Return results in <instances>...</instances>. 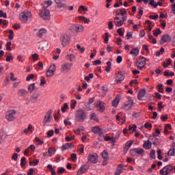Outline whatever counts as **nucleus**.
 Returning a JSON list of instances; mask_svg holds the SVG:
<instances>
[{
  "label": "nucleus",
  "mask_w": 175,
  "mask_h": 175,
  "mask_svg": "<svg viewBox=\"0 0 175 175\" xmlns=\"http://www.w3.org/2000/svg\"><path fill=\"white\" fill-rule=\"evenodd\" d=\"M75 120L78 122H84L87 120V113L83 109H79L75 113Z\"/></svg>",
  "instance_id": "1"
},
{
  "label": "nucleus",
  "mask_w": 175,
  "mask_h": 175,
  "mask_svg": "<svg viewBox=\"0 0 175 175\" xmlns=\"http://www.w3.org/2000/svg\"><path fill=\"white\" fill-rule=\"evenodd\" d=\"M72 66H73V63L66 62L62 64L60 68V71L62 73H68L72 70Z\"/></svg>",
  "instance_id": "2"
},
{
  "label": "nucleus",
  "mask_w": 175,
  "mask_h": 175,
  "mask_svg": "<svg viewBox=\"0 0 175 175\" xmlns=\"http://www.w3.org/2000/svg\"><path fill=\"white\" fill-rule=\"evenodd\" d=\"M32 17V14L29 12V11H25L20 14L19 18L21 21L23 23H25L28 21V18H31Z\"/></svg>",
  "instance_id": "3"
},
{
  "label": "nucleus",
  "mask_w": 175,
  "mask_h": 175,
  "mask_svg": "<svg viewBox=\"0 0 175 175\" xmlns=\"http://www.w3.org/2000/svg\"><path fill=\"white\" fill-rule=\"evenodd\" d=\"M60 42L62 47H66L70 44V41L69 40V36L68 34H62L60 37Z\"/></svg>",
  "instance_id": "4"
},
{
  "label": "nucleus",
  "mask_w": 175,
  "mask_h": 175,
  "mask_svg": "<svg viewBox=\"0 0 175 175\" xmlns=\"http://www.w3.org/2000/svg\"><path fill=\"white\" fill-rule=\"evenodd\" d=\"M70 31L73 32V33H79L84 31V27L79 24L72 25L70 27Z\"/></svg>",
  "instance_id": "5"
},
{
  "label": "nucleus",
  "mask_w": 175,
  "mask_h": 175,
  "mask_svg": "<svg viewBox=\"0 0 175 175\" xmlns=\"http://www.w3.org/2000/svg\"><path fill=\"white\" fill-rule=\"evenodd\" d=\"M5 118L10 122L12 121H14L16 120V111L14 110H10L5 114Z\"/></svg>",
  "instance_id": "6"
},
{
  "label": "nucleus",
  "mask_w": 175,
  "mask_h": 175,
  "mask_svg": "<svg viewBox=\"0 0 175 175\" xmlns=\"http://www.w3.org/2000/svg\"><path fill=\"white\" fill-rule=\"evenodd\" d=\"M98 154L95 152H91L88 156V162H90V163H98Z\"/></svg>",
  "instance_id": "7"
},
{
  "label": "nucleus",
  "mask_w": 175,
  "mask_h": 175,
  "mask_svg": "<svg viewBox=\"0 0 175 175\" xmlns=\"http://www.w3.org/2000/svg\"><path fill=\"white\" fill-rule=\"evenodd\" d=\"M128 100L125 101L124 105V109L126 110V111H128L133 107V100L131 97L127 98Z\"/></svg>",
  "instance_id": "8"
},
{
  "label": "nucleus",
  "mask_w": 175,
  "mask_h": 175,
  "mask_svg": "<svg viewBox=\"0 0 175 175\" xmlns=\"http://www.w3.org/2000/svg\"><path fill=\"white\" fill-rule=\"evenodd\" d=\"M131 155L136 157V155H141V157H144V150L143 148H133L130 150Z\"/></svg>",
  "instance_id": "9"
},
{
  "label": "nucleus",
  "mask_w": 175,
  "mask_h": 175,
  "mask_svg": "<svg viewBox=\"0 0 175 175\" xmlns=\"http://www.w3.org/2000/svg\"><path fill=\"white\" fill-rule=\"evenodd\" d=\"M39 16L41 18H43V20H50V10L43 9L41 12L39 13Z\"/></svg>",
  "instance_id": "10"
},
{
  "label": "nucleus",
  "mask_w": 175,
  "mask_h": 175,
  "mask_svg": "<svg viewBox=\"0 0 175 175\" xmlns=\"http://www.w3.org/2000/svg\"><path fill=\"white\" fill-rule=\"evenodd\" d=\"M173 172V166L168 165L164 167L161 171L160 174L161 175H168Z\"/></svg>",
  "instance_id": "11"
},
{
  "label": "nucleus",
  "mask_w": 175,
  "mask_h": 175,
  "mask_svg": "<svg viewBox=\"0 0 175 175\" xmlns=\"http://www.w3.org/2000/svg\"><path fill=\"white\" fill-rule=\"evenodd\" d=\"M147 63V60L146 59V57H142L138 59V61L136 63L137 68L138 69H143L144 66H146V64Z\"/></svg>",
  "instance_id": "12"
},
{
  "label": "nucleus",
  "mask_w": 175,
  "mask_h": 175,
  "mask_svg": "<svg viewBox=\"0 0 175 175\" xmlns=\"http://www.w3.org/2000/svg\"><path fill=\"white\" fill-rule=\"evenodd\" d=\"M55 69L56 66L55 64L51 65L49 70L46 72V77H53V76H54V73L55 72Z\"/></svg>",
  "instance_id": "13"
},
{
  "label": "nucleus",
  "mask_w": 175,
  "mask_h": 175,
  "mask_svg": "<svg viewBox=\"0 0 175 175\" xmlns=\"http://www.w3.org/2000/svg\"><path fill=\"white\" fill-rule=\"evenodd\" d=\"M95 106L97 108V110L100 113H103L106 109L105 103L100 100H98L95 104Z\"/></svg>",
  "instance_id": "14"
},
{
  "label": "nucleus",
  "mask_w": 175,
  "mask_h": 175,
  "mask_svg": "<svg viewBox=\"0 0 175 175\" xmlns=\"http://www.w3.org/2000/svg\"><path fill=\"white\" fill-rule=\"evenodd\" d=\"M124 21H126V16L122 18V20L120 19L118 16L114 18V24L116 27H122L124 25Z\"/></svg>",
  "instance_id": "15"
},
{
  "label": "nucleus",
  "mask_w": 175,
  "mask_h": 175,
  "mask_svg": "<svg viewBox=\"0 0 175 175\" xmlns=\"http://www.w3.org/2000/svg\"><path fill=\"white\" fill-rule=\"evenodd\" d=\"M101 157L103 159H104L102 163V165L103 166H106V165H107V163H109V152H107V150H104L101 153Z\"/></svg>",
  "instance_id": "16"
},
{
  "label": "nucleus",
  "mask_w": 175,
  "mask_h": 175,
  "mask_svg": "<svg viewBox=\"0 0 175 175\" xmlns=\"http://www.w3.org/2000/svg\"><path fill=\"white\" fill-rule=\"evenodd\" d=\"M53 113V111L49 110L46 112L44 120H43V124H49L52 120H53V116H51V114Z\"/></svg>",
  "instance_id": "17"
},
{
  "label": "nucleus",
  "mask_w": 175,
  "mask_h": 175,
  "mask_svg": "<svg viewBox=\"0 0 175 175\" xmlns=\"http://www.w3.org/2000/svg\"><path fill=\"white\" fill-rule=\"evenodd\" d=\"M33 131H35V127L32 126V124H29L27 129H25L21 131L22 135H28V133H33Z\"/></svg>",
  "instance_id": "18"
},
{
  "label": "nucleus",
  "mask_w": 175,
  "mask_h": 175,
  "mask_svg": "<svg viewBox=\"0 0 175 175\" xmlns=\"http://www.w3.org/2000/svg\"><path fill=\"white\" fill-rule=\"evenodd\" d=\"M171 40L172 37L169 34H165L161 38L160 44H165V43H167V42H170Z\"/></svg>",
  "instance_id": "19"
},
{
  "label": "nucleus",
  "mask_w": 175,
  "mask_h": 175,
  "mask_svg": "<svg viewBox=\"0 0 175 175\" xmlns=\"http://www.w3.org/2000/svg\"><path fill=\"white\" fill-rule=\"evenodd\" d=\"M125 79V75L122 72H119L116 74V81L118 83H122V81Z\"/></svg>",
  "instance_id": "20"
},
{
  "label": "nucleus",
  "mask_w": 175,
  "mask_h": 175,
  "mask_svg": "<svg viewBox=\"0 0 175 175\" xmlns=\"http://www.w3.org/2000/svg\"><path fill=\"white\" fill-rule=\"evenodd\" d=\"M66 57L68 61H70V62H76V55L73 53H68Z\"/></svg>",
  "instance_id": "21"
},
{
  "label": "nucleus",
  "mask_w": 175,
  "mask_h": 175,
  "mask_svg": "<svg viewBox=\"0 0 175 175\" xmlns=\"http://www.w3.org/2000/svg\"><path fill=\"white\" fill-rule=\"evenodd\" d=\"M151 147H152V142L150 140L145 141L143 144V148L145 150H151Z\"/></svg>",
  "instance_id": "22"
},
{
  "label": "nucleus",
  "mask_w": 175,
  "mask_h": 175,
  "mask_svg": "<svg viewBox=\"0 0 175 175\" xmlns=\"http://www.w3.org/2000/svg\"><path fill=\"white\" fill-rule=\"evenodd\" d=\"M139 53H140V49H139L137 47L133 48L130 51V54L132 55V57H137V55H139Z\"/></svg>",
  "instance_id": "23"
},
{
  "label": "nucleus",
  "mask_w": 175,
  "mask_h": 175,
  "mask_svg": "<svg viewBox=\"0 0 175 175\" xmlns=\"http://www.w3.org/2000/svg\"><path fill=\"white\" fill-rule=\"evenodd\" d=\"M98 139L100 142H103V139L104 140H105V142H109L111 137H110L109 136L105 137V134H103V133H100L99 134Z\"/></svg>",
  "instance_id": "24"
},
{
  "label": "nucleus",
  "mask_w": 175,
  "mask_h": 175,
  "mask_svg": "<svg viewBox=\"0 0 175 175\" xmlns=\"http://www.w3.org/2000/svg\"><path fill=\"white\" fill-rule=\"evenodd\" d=\"M47 33V30L44 28L40 29L37 33V36L38 38H43L44 35H46Z\"/></svg>",
  "instance_id": "25"
},
{
  "label": "nucleus",
  "mask_w": 175,
  "mask_h": 175,
  "mask_svg": "<svg viewBox=\"0 0 175 175\" xmlns=\"http://www.w3.org/2000/svg\"><path fill=\"white\" fill-rule=\"evenodd\" d=\"M87 170H88V169H87V167L85 165H82L78 170L77 174L78 175L84 174V173H86Z\"/></svg>",
  "instance_id": "26"
},
{
  "label": "nucleus",
  "mask_w": 175,
  "mask_h": 175,
  "mask_svg": "<svg viewBox=\"0 0 175 175\" xmlns=\"http://www.w3.org/2000/svg\"><path fill=\"white\" fill-rule=\"evenodd\" d=\"M146 95V90H141L138 92L137 98L139 100H143V98H144V96Z\"/></svg>",
  "instance_id": "27"
},
{
  "label": "nucleus",
  "mask_w": 175,
  "mask_h": 175,
  "mask_svg": "<svg viewBox=\"0 0 175 175\" xmlns=\"http://www.w3.org/2000/svg\"><path fill=\"white\" fill-rule=\"evenodd\" d=\"M18 96H25L28 95V91L25 89H20L18 91Z\"/></svg>",
  "instance_id": "28"
},
{
  "label": "nucleus",
  "mask_w": 175,
  "mask_h": 175,
  "mask_svg": "<svg viewBox=\"0 0 175 175\" xmlns=\"http://www.w3.org/2000/svg\"><path fill=\"white\" fill-rule=\"evenodd\" d=\"M124 166H122V165L120 164L117 169L116 171L115 172V175H120L121 174V173H122L124 172V169H123Z\"/></svg>",
  "instance_id": "29"
},
{
  "label": "nucleus",
  "mask_w": 175,
  "mask_h": 175,
  "mask_svg": "<svg viewBox=\"0 0 175 175\" xmlns=\"http://www.w3.org/2000/svg\"><path fill=\"white\" fill-rule=\"evenodd\" d=\"M75 145L73 144H66L64 146L62 147V151H65L66 150H69V148H73Z\"/></svg>",
  "instance_id": "30"
},
{
  "label": "nucleus",
  "mask_w": 175,
  "mask_h": 175,
  "mask_svg": "<svg viewBox=\"0 0 175 175\" xmlns=\"http://www.w3.org/2000/svg\"><path fill=\"white\" fill-rule=\"evenodd\" d=\"M79 13H81L82 12H88V7L86 5H80L78 8Z\"/></svg>",
  "instance_id": "31"
},
{
  "label": "nucleus",
  "mask_w": 175,
  "mask_h": 175,
  "mask_svg": "<svg viewBox=\"0 0 175 175\" xmlns=\"http://www.w3.org/2000/svg\"><path fill=\"white\" fill-rule=\"evenodd\" d=\"M132 144H133V140L128 141L125 144L124 150H126V151H128V150H129V148L132 147Z\"/></svg>",
  "instance_id": "32"
},
{
  "label": "nucleus",
  "mask_w": 175,
  "mask_h": 175,
  "mask_svg": "<svg viewBox=\"0 0 175 175\" xmlns=\"http://www.w3.org/2000/svg\"><path fill=\"white\" fill-rule=\"evenodd\" d=\"M39 96L37 94H33L30 97V102L31 103H36L38 102Z\"/></svg>",
  "instance_id": "33"
},
{
  "label": "nucleus",
  "mask_w": 175,
  "mask_h": 175,
  "mask_svg": "<svg viewBox=\"0 0 175 175\" xmlns=\"http://www.w3.org/2000/svg\"><path fill=\"white\" fill-rule=\"evenodd\" d=\"M6 133L2 132L0 133V144H2L3 142H5V139H6Z\"/></svg>",
  "instance_id": "34"
},
{
  "label": "nucleus",
  "mask_w": 175,
  "mask_h": 175,
  "mask_svg": "<svg viewBox=\"0 0 175 175\" xmlns=\"http://www.w3.org/2000/svg\"><path fill=\"white\" fill-rule=\"evenodd\" d=\"M166 157H175V148H172L170 149L167 154H165Z\"/></svg>",
  "instance_id": "35"
},
{
  "label": "nucleus",
  "mask_w": 175,
  "mask_h": 175,
  "mask_svg": "<svg viewBox=\"0 0 175 175\" xmlns=\"http://www.w3.org/2000/svg\"><path fill=\"white\" fill-rule=\"evenodd\" d=\"M59 8H64V9H66V8H68V10L72 11L73 10V9H75V8L73 7V5H70L68 6L66 5V4L63 3L59 5Z\"/></svg>",
  "instance_id": "36"
},
{
  "label": "nucleus",
  "mask_w": 175,
  "mask_h": 175,
  "mask_svg": "<svg viewBox=\"0 0 175 175\" xmlns=\"http://www.w3.org/2000/svg\"><path fill=\"white\" fill-rule=\"evenodd\" d=\"M90 119L92 121H95L96 122H99V119L98 118V117L96 116V113H93L90 115Z\"/></svg>",
  "instance_id": "37"
},
{
  "label": "nucleus",
  "mask_w": 175,
  "mask_h": 175,
  "mask_svg": "<svg viewBox=\"0 0 175 175\" xmlns=\"http://www.w3.org/2000/svg\"><path fill=\"white\" fill-rule=\"evenodd\" d=\"M118 103H120V98L116 97L113 101H112V106L113 107H117L118 106Z\"/></svg>",
  "instance_id": "38"
},
{
  "label": "nucleus",
  "mask_w": 175,
  "mask_h": 175,
  "mask_svg": "<svg viewBox=\"0 0 175 175\" xmlns=\"http://www.w3.org/2000/svg\"><path fill=\"white\" fill-rule=\"evenodd\" d=\"M81 132H84V126H81L77 130H74V133L75 135H80Z\"/></svg>",
  "instance_id": "39"
},
{
  "label": "nucleus",
  "mask_w": 175,
  "mask_h": 175,
  "mask_svg": "<svg viewBox=\"0 0 175 175\" xmlns=\"http://www.w3.org/2000/svg\"><path fill=\"white\" fill-rule=\"evenodd\" d=\"M48 153L49 154V157H53V155H54V154H55V150L53 148H49Z\"/></svg>",
  "instance_id": "40"
},
{
  "label": "nucleus",
  "mask_w": 175,
  "mask_h": 175,
  "mask_svg": "<svg viewBox=\"0 0 175 175\" xmlns=\"http://www.w3.org/2000/svg\"><path fill=\"white\" fill-rule=\"evenodd\" d=\"M92 131L93 132V133H100V129L98 126H94L92 129Z\"/></svg>",
  "instance_id": "41"
},
{
  "label": "nucleus",
  "mask_w": 175,
  "mask_h": 175,
  "mask_svg": "<svg viewBox=\"0 0 175 175\" xmlns=\"http://www.w3.org/2000/svg\"><path fill=\"white\" fill-rule=\"evenodd\" d=\"M66 110H69V105H68V103H64L63 105V107H62V113H65Z\"/></svg>",
  "instance_id": "42"
},
{
  "label": "nucleus",
  "mask_w": 175,
  "mask_h": 175,
  "mask_svg": "<svg viewBox=\"0 0 175 175\" xmlns=\"http://www.w3.org/2000/svg\"><path fill=\"white\" fill-rule=\"evenodd\" d=\"M162 33V31H161V29L158 28L155 30H153V35L156 37H158L159 35H161Z\"/></svg>",
  "instance_id": "43"
},
{
  "label": "nucleus",
  "mask_w": 175,
  "mask_h": 175,
  "mask_svg": "<svg viewBox=\"0 0 175 175\" xmlns=\"http://www.w3.org/2000/svg\"><path fill=\"white\" fill-rule=\"evenodd\" d=\"M144 127L146 128V129L151 131V129H152V124L151 123L146 122L144 125Z\"/></svg>",
  "instance_id": "44"
},
{
  "label": "nucleus",
  "mask_w": 175,
  "mask_h": 175,
  "mask_svg": "<svg viewBox=\"0 0 175 175\" xmlns=\"http://www.w3.org/2000/svg\"><path fill=\"white\" fill-rule=\"evenodd\" d=\"M27 90L29 91V92H32L35 90V83H31L30 84Z\"/></svg>",
  "instance_id": "45"
},
{
  "label": "nucleus",
  "mask_w": 175,
  "mask_h": 175,
  "mask_svg": "<svg viewBox=\"0 0 175 175\" xmlns=\"http://www.w3.org/2000/svg\"><path fill=\"white\" fill-rule=\"evenodd\" d=\"M53 5V1L51 0L45 1L44 2V8H49V6H51Z\"/></svg>",
  "instance_id": "46"
},
{
  "label": "nucleus",
  "mask_w": 175,
  "mask_h": 175,
  "mask_svg": "<svg viewBox=\"0 0 175 175\" xmlns=\"http://www.w3.org/2000/svg\"><path fill=\"white\" fill-rule=\"evenodd\" d=\"M31 59L34 61V62H36L39 59V55L38 53H34L31 55Z\"/></svg>",
  "instance_id": "47"
},
{
  "label": "nucleus",
  "mask_w": 175,
  "mask_h": 175,
  "mask_svg": "<svg viewBox=\"0 0 175 175\" xmlns=\"http://www.w3.org/2000/svg\"><path fill=\"white\" fill-rule=\"evenodd\" d=\"M35 142L37 143L38 146H42L43 143H44L43 141L40 139V137H36Z\"/></svg>",
  "instance_id": "48"
},
{
  "label": "nucleus",
  "mask_w": 175,
  "mask_h": 175,
  "mask_svg": "<svg viewBox=\"0 0 175 175\" xmlns=\"http://www.w3.org/2000/svg\"><path fill=\"white\" fill-rule=\"evenodd\" d=\"M12 42H8L6 43L5 44V47H6V50L8 51H12Z\"/></svg>",
  "instance_id": "49"
},
{
  "label": "nucleus",
  "mask_w": 175,
  "mask_h": 175,
  "mask_svg": "<svg viewBox=\"0 0 175 175\" xmlns=\"http://www.w3.org/2000/svg\"><path fill=\"white\" fill-rule=\"evenodd\" d=\"M35 75L33 74L28 75L26 77L27 81H30V80H33Z\"/></svg>",
  "instance_id": "50"
},
{
  "label": "nucleus",
  "mask_w": 175,
  "mask_h": 175,
  "mask_svg": "<svg viewBox=\"0 0 175 175\" xmlns=\"http://www.w3.org/2000/svg\"><path fill=\"white\" fill-rule=\"evenodd\" d=\"M39 163V159H35L33 162L29 161L30 166H38V164Z\"/></svg>",
  "instance_id": "51"
},
{
  "label": "nucleus",
  "mask_w": 175,
  "mask_h": 175,
  "mask_svg": "<svg viewBox=\"0 0 175 175\" xmlns=\"http://www.w3.org/2000/svg\"><path fill=\"white\" fill-rule=\"evenodd\" d=\"M172 64V59H168L167 60V62H164L163 63V68H167V66H169V65H170Z\"/></svg>",
  "instance_id": "52"
},
{
  "label": "nucleus",
  "mask_w": 175,
  "mask_h": 175,
  "mask_svg": "<svg viewBox=\"0 0 175 175\" xmlns=\"http://www.w3.org/2000/svg\"><path fill=\"white\" fill-rule=\"evenodd\" d=\"M155 150H151L150 152V157L152 158V159H155L156 155H155Z\"/></svg>",
  "instance_id": "53"
},
{
  "label": "nucleus",
  "mask_w": 175,
  "mask_h": 175,
  "mask_svg": "<svg viewBox=\"0 0 175 175\" xmlns=\"http://www.w3.org/2000/svg\"><path fill=\"white\" fill-rule=\"evenodd\" d=\"M44 84H46V79H44V77H42L40 79V85L41 87H44Z\"/></svg>",
  "instance_id": "54"
},
{
  "label": "nucleus",
  "mask_w": 175,
  "mask_h": 175,
  "mask_svg": "<svg viewBox=\"0 0 175 175\" xmlns=\"http://www.w3.org/2000/svg\"><path fill=\"white\" fill-rule=\"evenodd\" d=\"M163 53H165V49L161 48L159 51L156 52V56L159 57Z\"/></svg>",
  "instance_id": "55"
},
{
  "label": "nucleus",
  "mask_w": 175,
  "mask_h": 175,
  "mask_svg": "<svg viewBox=\"0 0 175 175\" xmlns=\"http://www.w3.org/2000/svg\"><path fill=\"white\" fill-rule=\"evenodd\" d=\"M77 49L80 51V53H83L85 51V49L84 47H81L80 44H77Z\"/></svg>",
  "instance_id": "56"
},
{
  "label": "nucleus",
  "mask_w": 175,
  "mask_h": 175,
  "mask_svg": "<svg viewBox=\"0 0 175 175\" xmlns=\"http://www.w3.org/2000/svg\"><path fill=\"white\" fill-rule=\"evenodd\" d=\"M158 91L161 93L163 92V85L162 83L158 85Z\"/></svg>",
  "instance_id": "57"
},
{
  "label": "nucleus",
  "mask_w": 175,
  "mask_h": 175,
  "mask_svg": "<svg viewBox=\"0 0 175 175\" xmlns=\"http://www.w3.org/2000/svg\"><path fill=\"white\" fill-rule=\"evenodd\" d=\"M91 79H94V74H90L88 77H85V80L86 81H90Z\"/></svg>",
  "instance_id": "58"
},
{
  "label": "nucleus",
  "mask_w": 175,
  "mask_h": 175,
  "mask_svg": "<svg viewBox=\"0 0 175 175\" xmlns=\"http://www.w3.org/2000/svg\"><path fill=\"white\" fill-rule=\"evenodd\" d=\"M135 84H139V82L137 81V79H133L129 83L131 87H133V85H135Z\"/></svg>",
  "instance_id": "59"
},
{
  "label": "nucleus",
  "mask_w": 175,
  "mask_h": 175,
  "mask_svg": "<svg viewBox=\"0 0 175 175\" xmlns=\"http://www.w3.org/2000/svg\"><path fill=\"white\" fill-rule=\"evenodd\" d=\"M149 5L150 6H153V8H157V3L154 0H149Z\"/></svg>",
  "instance_id": "60"
},
{
  "label": "nucleus",
  "mask_w": 175,
  "mask_h": 175,
  "mask_svg": "<svg viewBox=\"0 0 175 175\" xmlns=\"http://www.w3.org/2000/svg\"><path fill=\"white\" fill-rule=\"evenodd\" d=\"M0 17H2L3 18H6L8 17V15L6 12H3V11L0 10Z\"/></svg>",
  "instance_id": "61"
},
{
  "label": "nucleus",
  "mask_w": 175,
  "mask_h": 175,
  "mask_svg": "<svg viewBox=\"0 0 175 175\" xmlns=\"http://www.w3.org/2000/svg\"><path fill=\"white\" fill-rule=\"evenodd\" d=\"M72 140H75V135H72L71 137H69V136L66 137V142H72Z\"/></svg>",
  "instance_id": "62"
},
{
  "label": "nucleus",
  "mask_w": 175,
  "mask_h": 175,
  "mask_svg": "<svg viewBox=\"0 0 175 175\" xmlns=\"http://www.w3.org/2000/svg\"><path fill=\"white\" fill-rule=\"evenodd\" d=\"M105 43L107 44L109 43V33H105Z\"/></svg>",
  "instance_id": "63"
},
{
  "label": "nucleus",
  "mask_w": 175,
  "mask_h": 175,
  "mask_svg": "<svg viewBox=\"0 0 175 175\" xmlns=\"http://www.w3.org/2000/svg\"><path fill=\"white\" fill-rule=\"evenodd\" d=\"M77 104V102H76V100H72L71 105H70L71 109H75L76 107Z\"/></svg>",
  "instance_id": "64"
}]
</instances>
